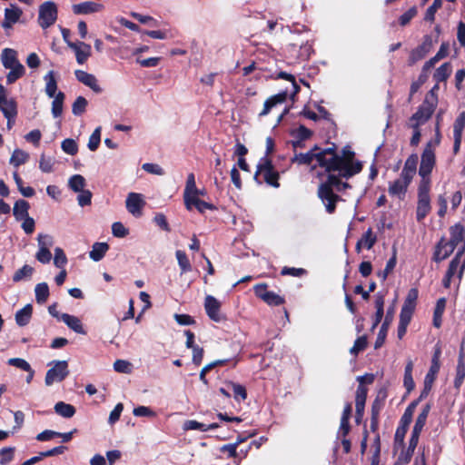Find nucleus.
Masks as SVG:
<instances>
[{
  "label": "nucleus",
  "instance_id": "obj_16",
  "mask_svg": "<svg viewBox=\"0 0 465 465\" xmlns=\"http://www.w3.org/2000/svg\"><path fill=\"white\" fill-rule=\"evenodd\" d=\"M220 307L221 303L218 302L216 298L212 295H207L204 302V308L207 315L211 320L214 322H220L222 320V316L220 314Z\"/></svg>",
  "mask_w": 465,
  "mask_h": 465
},
{
  "label": "nucleus",
  "instance_id": "obj_55",
  "mask_svg": "<svg viewBox=\"0 0 465 465\" xmlns=\"http://www.w3.org/2000/svg\"><path fill=\"white\" fill-rule=\"evenodd\" d=\"M397 259L396 252H394L392 257L387 262L386 267L382 272L378 273V276L381 278L383 281L386 280L388 275L393 271L396 266Z\"/></svg>",
  "mask_w": 465,
  "mask_h": 465
},
{
  "label": "nucleus",
  "instance_id": "obj_53",
  "mask_svg": "<svg viewBox=\"0 0 465 465\" xmlns=\"http://www.w3.org/2000/svg\"><path fill=\"white\" fill-rule=\"evenodd\" d=\"M465 127V113L462 112L456 118L453 124V135L462 136V132Z\"/></svg>",
  "mask_w": 465,
  "mask_h": 465
},
{
  "label": "nucleus",
  "instance_id": "obj_37",
  "mask_svg": "<svg viewBox=\"0 0 465 465\" xmlns=\"http://www.w3.org/2000/svg\"><path fill=\"white\" fill-rule=\"evenodd\" d=\"M28 159L29 154L26 152L21 149H15L12 153L9 163L15 167H18L21 164L25 163L28 161Z\"/></svg>",
  "mask_w": 465,
  "mask_h": 465
},
{
  "label": "nucleus",
  "instance_id": "obj_59",
  "mask_svg": "<svg viewBox=\"0 0 465 465\" xmlns=\"http://www.w3.org/2000/svg\"><path fill=\"white\" fill-rule=\"evenodd\" d=\"M112 233L118 238H124L128 235L129 231L120 222H115L112 225Z\"/></svg>",
  "mask_w": 465,
  "mask_h": 465
},
{
  "label": "nucleus",
  "instance_id": "obj_58",
  "mask_svg": "<svg viewBox=\"0 0 465 465\" xmlns=\"http://www.w3.org/2000/svg\"><path fill=\"white\" fill-rule=\"evenodd\" d=\"M114 369L117 372L130 373L132 371V364L125 360H116L114 363Z\"/></svg>",
  "mask_w": 465,
  "mask_h": 465
},
{
  "label": "nucleus",
  "instance_id": "obj_21",
  "mask_svg": "<svg viewBox=\"0 0 465 465\" xmlns=\"http://www.w3.org/2000/svg\"><path fill=\"white\" fill-rule=\"evenodd\" d=\"M60 319L76 333L83 335L86 334V331L84 329V326L78 317L70 315L68 313H63L61 314Z\"/></svg>",
  "mask_w": 465,
  "mask_h": 465
},
{
  "label": "nucleus",
  "instance_id": "obj_63",
  "mask_svg": "<svg viewBox=\"0 0 465 465\" xmlns=\"http://www.w3.org/2000/svg\"><path fill=\"white\" fill-rule=\"evenodd\" d=\"M15 448H4L0 450V464L5 465L9 463L14 458Z\"/></svg>",
  "mask_w": 465,
  "mask_h": 465
},
{
  "label": "nucleus",
  "instance_id": "obj_26",
  "mask_svg": "<svg viewBox=\"0 0 465 465\" xmlns=\"http://www.w3.org/2000/svg\"><path fill=\"white\" fill-rule=\"evenodd\" d=\"M30 208V204L28 202L25 200H17L15 203L13 208V214L17 221H22L24 218L28 217V210Z\"/></svg>",
  "mask_w": 465,
  "mask_h": 465
},
{
  "label": "nucleus",
  "instance_id": "obj_18",
  "mask_svg": "<svg viewBox=\"0 0 465 465\" xmlns=\"http://www.w3.org/2000/svg\"><path fill=\"white\" fill-rule=\"evenodd\" d=\"M287 99V94L286 92L279 93L275 95L271 96L264 102L263 109L259 114L260 117L267 115L272 108L276 107L279 104H282L285 103Z\"/></svg>",
  "mask_w": 465,
  "mask_h": 465
},
{
  "label": "nucleus",
  "instance_id": "obj_41",
  "mask_svg": "<svg viewBox=\"0 0 465 465\" xmlns=\"http://www.w3.org/2000/svg\"><path fill=\"white\" fill-rule=\"evenodd\" d=\"M34 272V268L30 265H24L21 269L17 270L14 276L13 281L15 282H21L25 279H30Z\"/></svg>",
  "mask_w": 465,
  "mask_h": 465
},
{
  "label": "nucleus",
  "instance_id": "obj_45",
  "mask_svg": "<svg viewBox=\"0 0 465 465\" xmlns=\"http://www.w3.org/2000/svg\"><path fill=\"white\" fill-rule=\"evenodd\" d=\"M376 236L373 234L371 228H369L360 239L361 243L363 244V247L367 250H370L373 247L376 242Z\"/></svg>",
  "mask_w": 465,
  "mask_h": 465
},
{
  "label": "nucleus",
  "instance_id": "obj_8",
  "mask_svg": "<svg viewBox=\"0 0 465 465\" xmlns=\"http://www.w3.org/2000/svg\"><path fill=\"white\" fill-rule=\"evenodd\" d=\"M426 183H420L418 188L416 218L419 222L422 221L431 209L430 198V185H427Z\"/></svg>",
  "mask_w": 465,
  "mask_h": 465
},
{
  "label": "nucleus",
  "instance_id": "obj_3",
  "mask_svg": "<svg viewBox=\"0 0 465 465\" xmlns=\"http://www.w3.org/2000/svg\"><path fill=\"white\" fill-rule=\"evenodd\" d=\"M418 155L411 154L405 161L404 166L398 179L389 184L388 193L399 200L405 198L408 187L417 173Z\"/></svg>",
  "mask_w": 465,
  "mask_h": 465
},
{
  "label": "nucleus",
  "instance_id": "obj_25",
  "mask_svg": "<svg viewBox=\"0 0 465 465\" xmlns=\"http://www.w3.org/2000/svg\"><path fill=\"white\" fill-rule=\"evenodd\" d=\"M33 314V306L26 304L24 308L15 312V322L18 326L23 327L29 323Z\"/></svg>",
  "mask_w": 465,
  "mask_h": 465
},
{
  "label": "nucleus",
  "instance_id": "obj_36",
  "mask_svg": "<svg viewBox=\"0 0 465 465\" xmlns=\"http://www.w3.org/2000/svg\"><path fill=\"white\" fill-rule=\"evenodd\" d=\"M68 186L74 192L79 193L84 190V187L86 186V181L83 175L74 174L68 181Z\"/></svg>",
  "mask_w": 465,
  "mask_h": 465
},
{
  "label": "nucleus",
  "instance_id": "obj_60",
  "mask_svg": "<svg viewBox=\"0 0 465 465\" xmlns=\"http://www.w3.org/2000/svg\"><path fill=\"white\" fill-rule=\"evenodd\" d=\"M263 301L269 305H281L284 302V299L273 292H269L268 294H264Z\"/></svg>",
  "mask_w": 465,
  "mask_h": 465
},
{
  "label": "nucleus",
  "instance_id": "obj_27",
  "mask_svg": "<svg viewBox=\"0 0 465 465\" xmlns=\"http://www.w3.org/2000/svg\"><path fill=\"white\" fill-rule=\"evenodd\" d=\"M2 63L3 65L7 69L9 67L15 66L19 64V61L17 59V53L14 49L5 48L3 50L2 54Z\"/></svg>",
  "mask_w": 465,
  "mask_h": 465
},
{
  "label": "nucleus",
  "instance_id": "obj_34",
  "mask_svg": "<svg viewBox=\"0 0 465 465\" xmlns=\"http://www.w3.org/2000/svg\"><path fill=\"white\" fill-rule=\"evenodd\" d=\"M430 411V404L427 403L422 408L421 411L420 412V414L418 415V417L416 419L415 425L413 427V430H415V432H421V430H423V427L426 424Z\"/></svg>",
  "mask_w": 465,
  "mask_h": 465
},
{
  "label": "nucleus",
  "instance_id": "obj_19",
  "mask_svg": "<svg viewBox=\"0 0 465 465\" xmlns=\"http://www.w3.org/2000/svg\"><path fill=\"white\" fill-rule=\"evenodd\" d=\"M454 250L455 248L451 246L449 242L441 239L437 244L433 259L436 262H441L447 259Z\"/></svg>",
  "mask_w": 465,
  "mask_h": 465
},
{
  "label": "nucleus",
  "instance_id": "obj_56",
  "mask_svg": "<svg viewBox=\"0 0 465 465\" xmlns=\"http://www.w3.org/2000/svg\"><path fill=\"white\" fill-rule=\"evenodd\" d=\"M465 378V362H458L456 368V377L454 380L455 388L459 389Z\"/></svg>",
  "mask_w": 465,
  "mask_h": 465
},
{
  "label": "nucleus",
  "instance_id": "obj_10",
  "mask_svg": "<svg viewBox=\"0 0 465 465\" xmlns=\"http://www.w3.org/2000/svg\"><path fill=\"white\" fill-rule=\"evenodd\" d=\"M39 250L35 258L42 263H48L52 259V253L49 248L53 246V237L48 234H39L37 237Z\"/></svg>",
  "mask_w": 465,
  "mask_h": 465
},
{
  "label": "nucleus",
  "instance_id": "obj_57",
  "mask_svg": "<svg viewBox=\"0 0 465 465\" xmlns=\"http://www.w3.org/2000/svg\"><path fill=\"white\" fill-rule=\"evenodd\" d=\"M183 200L186 209L191 211L201 199L197 196V192L183 193Z\"/></svg>",
  "mask_w": 465,
  "mask_h": 465
},
{
  "label": "nucleus",
  "instance_id": "obj_47",
  "mask_svg": "<svg viewBox=\"0 0 465 465\" xmlns=\"http://www.w3.org/2000/svg\"><path fill=\"white\" fill-rule=\"evenodd\" d=\"M62 150L70 155H74L77 153L78 145L74 139L67 138L64 139L61 143Z\"/></svg>",
  "mask_w": 465,
  "mask_h": 465
},
{
  "label": "nucleus",
  "instance_id": "obj_28",
  "mask_svg": "<svg viewBox=\"0 0 465 465\" xmlns=\"http://www.w3.org/2000/svg\"><path fill=\"white\" fill-rule=\"evenodd\" d=\"M451 70L450 63L442 64L433 74V78L436 81V84L433 87H439V83L446 81L451 74Z\"/></svg>",
  "mask_w": 465,
  "mask_h": 465
},
{
  "label": "nucleus",
  "instance_id": "obj_15",
  "mask_svg": "<svg viewBox=\"0 0 465 465\" xmlns=\"http://www.w3.org/2000/svg\"><path fill=\"white\" fill-rule=\"evenodd\" d=\"M104 5L99 3L86 1L73 5L72 10L74 15H89L98 13L104 10Z\"/></svg>",
  "mask_w": 465,
  "mask_h": 465
},
{
  "label": "nucleus",
  "instance_id": "obj_51",
  "mask_svg": "<svg viewBox=\"0 0 465 465\" xmlns=\"http://www.w3.org/2000/svg\"><path fill=\"white\" fill-rule=\"evenodd\" d=\"M367 338L365 335L359 337L355 341L353 346L351 348L350 352L352 355H357L359 352L364 351L367 347Z\"/></svg>",
  "mask_w": 465,
  "mask_h": 465
},
{
  "label": "nucleus",
  "instance_id": "obj_35",
  "mask_svg": "<svg viewBox=\"0 0 465 465\" xmlns=\"http://www.w3.org/2000/svg\"><path fill=\"white\" fill-rule=\"evenodd\" d=\"M35 301L39 304L45 303L49 297V287L46 282L36 284L35 288Z\"/></svg>",
  "mask_w": 465,
  "mask_h": 465
},
{
  "label": "nucleus",
  "instance_id": "obj_6",
  "mask_svg": "<svg viewBox=\"0 0 465 465\" xmlns=\"http://www.w3.org/2000/svg\"><path fill=\"white\" fill-rule=\"evenodd\" d=\"M259 176H262L265 183L273 187H279L278 183L279 173L274 171L272 161L265 157H262L257 166V171L254 174V179H258Z\"/></svg>",
  "mask_w": 465,
  "mask_h": 465
},
{
  "label": "nucleus",
  "instance_id": "obj_9",
  "mask_svg": "<svg viewBox=\"0 0 465 465\" xmlns=\"http://www.w3.org/2000/svg\"><path fill=\"white\" fill-rule=\"evenodd\" d=\"M54 366L46 372L45 382L50 386L54 382H60L69 374L68 364L66 361H54Z\"/></svg>",
  "mask_w": 465,
  "mask_h": 465
},
{
  "label": "nucleus",
  "instance_id": "obj_39",
  "mask_svg": "<svg viewBox=\"0 0 465 465\" xmlns=\"http://www.w3.org/2000/svg\"><path fill=\"white\" fill-rule=\"evenodd\" d=\"M386 392L380 391L371 404V417H378L384 406Z\"/></svg>",
  "mask_w": 465,
  "mask_h": 465
},
{
  "label": "nucleus",
  "instance_id": "obj_31",
  "mask_svg": "<svg viewBox=\"0 0 465 465\" xmlns=\"http://www.w3.org/2000/svg\"><path fill=\"white\" fill-rule=\"evenodd\" d=\"M218 426L219 425L217 423H211V424L207 425V424L199 422L197 420H186L183 423V428L184 430H201V431H207L209 430L216 429V428H218Z\"/></svg>",
  "mask_w": 465,
  "mask_h": 465
},
{
  "label": "nucleus",
  "instance_id": "obj_2",
  "mask_svg": "<svg viewBox=\"0 0 465 465\" xmlns=\"http://www.w3.org/2000/svg\"><path fill=\"white\" fill-rule=\"evenodd\" d=\"M343 179L346 178L341 176L339 173H330L318 186L317 195L330 214L335 212L336 203L342 200L334 191L340 193L351 188L349 183L342 181Z\"/></svg>",
  "mask_w": 465,
  "mask_h": 465
},
{
  "label": "nucleus",
  "instance_id": "obj_29",
  "mask_svg": "<svg viewBox=\"0 0 465 465\" xmlns=\"http://www.w3.org/2000/svg\"><path fill=\"white\" fill-rule=\"evenodd\" d=\"M439 372L438 370H434L430 368L428 373L425 376L424 379V385L423 390L421 391L420 394V400H424L429 395L430 391H431L432 384L436 379V375Z\"/></svg>",
  "mask_w": 465,
  "mask_h": 465
},
{
  "label": "nucleus",
  "instance_id": "obj_48",
  "mask_svg": "<svg viewBox=\"0 0 465 465\" xmlns=\"http://www.w3.org/2000/svg\"><path fill=\"white\" fill-rule=\"evenodd\" d=\"M417 7L412 6L399 17V24L401 26H406L417 15Z\"/></svg>",
  "mask_w": 465,
  "mask_h": 465
},
{
  "label": "nucleus",
  "instance_id": "obj_62",
  "mask_svg": "<svg viewBox=\"0 0 465 465\" xmlns=\"http://www.w3.org/2000/svg\"><path fill=\"white\" fill-rule=\"evenodd\" d=\"M66 262L67 259L64 251L59 247L55 248L54 259V265L58 268H63L66 264Z\"/></svg>",
  "mask_w": 465,
  "mask_h": 465
},
{
  "label": "nucleus",
  "instance_id": "obj_12",
  "mask_svg": "<svg viewBox=\"0 0 465 465\" xmlns=\"http://www.w3.org/2000/svg\"><path fill=\"white\" fill-rule=\"evenodd\" d=\"M145 202L142 194L136 193H130L127 195L125 205L130 213L134 216H140L142 208L144 206Z\"/></svg>",
  "mask_w": 465,
  "mask_h": 465
},
{
  "label": "nucleus",
  "instance_id": "obj_64",
  "mask_svg": "<svg viewBox=\"0 0 465 465\" xmlns=\"http://www.w3.org/2000/svg\"><path fill=\"white\" fill-rule=\"evenodd\" d=\"M77 202L82 207L90 205L92 200V193L89 190H83L78 193Z\"/></svg>",
  "mask_w": 465,
  "mask_h": 465
},
{
  "label": "nucleus",
  "instance_id": "obj_1",
  "mask_svg": "<svg viewBox=\"0 0 465 465\" xmlns=\"http://www.w3.org/2000/svg\"><path fill=\"white\" fill-rule=\"evenodd\" d=\"M315 164L324 168L327 175L339 173L346 180L362 169L361 163L354 159V153L351 150L344 148L341 154H339L334 146L325 149L319 147V151H315Z\"/></svg>",
  "mask_w": 465,
  "mask_h": 465
},
{
  "label": "nucleus",
  "instance_id": "obj_20",
  "mask_svg": "<svg viewBox=\"0 0 465 465\" xmlns=\"http://www.w3.org/2000/svg\"><path fill=\"white\" fill-rule=\"evenodd\" d=\"M315 151H319L318 146H314V148L305 153L295 154L292 159V162L298 164L311 165L312 168L314 169L316 167Z\"/></svg>",
  "mask_w": 465,
  "mask_h": 465
},
{
  "label": "nucleus",
  "instance_id": "obj_46",
  "mask_svg": "<svg viewBox=\"0 0 465 465\" xmlns=\"http://www.w3.org/2000/svg\"><path fill=\"white\" fill-rule=\"evenodd\" d=\"M101 130H102L101 126H98L97 128L94 129V131L89 137L87 146H88L89 150H91L93 152H94L100 144Z\"/></svg>",
  "mask_w": 465,
  "mask_h": 465
},
{
  "label": "nucleus",
  "instance_id": "obj_7",
  "mask_svg": "<svg viewBox=\"0 0 465 465\" xmlns=\"http://www.w3.org/2000/svg\"><path fill=\"white\" fill-rule=\"evenodd\" d=\"M58 16L57 5L54 2L47 1L39 6L38 24L43 29L53 25Z\"/></svg>",
  "mask_w": 465,
  "mask_h": 465
},
{
  "label": "nucleus",
  "instance_id": "obj_54",
  "mask_svg": "<svg viewBox=\"0 0 465 465\" xmlns=\"http://www.w3.org/2000/svg\"><path fill=\"white\" fill-rule=\"evenodd\" d=\"M22 14V10L18 7L13 9L6 8L5 10V19L15 24L20 19Z\"/></svg>",
  "mask_w": 465,
  "mask_h": 465
},
{
  "label": "nucleus",
  "instance_id": "obj_61",
  "mask_svg": "<svg viewBox=\"0 0 465 465\" xmlns=\"http://www.w3.org/2000/svg\"><path fill=\"white\" fill-rule=\"evenodd\" d=\"M418 299V290L412 288L409 291L402 306L415 309Z\"/></svg>",
  "mask_w": 465,
  "mask_h": 465
},
{
  "label": "nucleus",
  "instance_id": "obj_22",
  "mask_svg": "<svg viewBox=\"0 0 465 465\" xmlns=\"http://www.w3.org/2000/svg\"><path fill=\"white\" fill-rule=\"evenodd\" d=\"M438 104V95L435 93V89H430L425 98L421 105L419 107L430 115H432L436 106Z\"/></svg>",
  "mask_w": 465,
  "mask_h": 465
},
{
  "label": "nucleus",
  "instance_id": "obj_40",
  "mask_svg": "<svg viewBox=\"0 0 465 465\" xmlns=\"http://www.w3.org/2000/svg\"><path fill=\"white\" fill-rule=\"evenodd\" d=\"M8 69H10V72L6 75L7 84H14L17 79L22 77V75L25 73V67L22 64H16L13 67H9Z\"/></svg>",
  "mask_w": 465,
  "mask_h": 465
},
{
  "label": "nucleus",
  "instance_id": "obj_33",
  "mask_svg": "<svg viewBox=\"0 0 465 465\" xmlns=\"http://www.w3.org/2000/svg\"><path fill=\"white\" fill-rule=\"evenodd\" d=\"M74 74L76 79L83 84L88 87H97L96 78L94 74H91L83 70H76Z\"/></svg>",
  "mask_w": 465,
  "mask_h": 465
},
{
  "label": "nucleus",
  "instance_id": "obj_11",
  "mask_svg": "<svg viewBox=\"0 0 465 465\" xmlns=\"http://www.w3.org/2000/svg\"><path fill=\"white\" fill-rule=\"evenodd\" d=\"M0 111L9 119L16 115V104L13 98H9L5 93V89H0Z\"/></svg>",
  "mask_w": 465,
  "mask_h": 465
},
{
  "label": "nucleus",
  "instance_id": "obj_30",
  "mask_svg": "<svg viewBox=\"0 0 465 465\" xmlns=\"http://www.w3.org/2000/svg\"><path fill=\"white\" fill-rule=\"evenodd\" d=\"M109 250V245L106 242H95L92 246L89 252L90 258L94 262L101 261Z\"/></svg>",
  "mask_w": 465,
  "mask_h": 465
},
{
  "label": "nucleus",
  "instance_id": "obj_23",
  "mask_svg": "<svg viewBox=\"0 0 465 465\" xmlns=\"http://www.w3.org/2000/svg\"><path fill=\"white\" fill-rule=\"evenodd\" d=\"M431 115L419 108L417 112L412 114L407 123V126L411 129H417L420 125L424 124Z\"/></svg>",
  "mask_w": 465,
  "mask_h": 465
},
{
  "label": "nucleus",
  "instance_id": "obj_17",
  "mask_svg": "<svg viewBox=\"0 0 465 465\" xmlns=\"http://www.w3.org/2000/svg\"><path fill=\"white\" fill-rule=\"evenodd\" d=\"M69 47L74 51L76 61L80 64L85 63L88 57L91 55V45L85 44L84 42L69 44Z\"/></svg>",
  "mask_w": 465,
  "mask_h": 465
},
{
  "label": "nucleus",
  "instance_id": "obj_50",
  "mask_svg": "<svg viewBox=\"0 0 465 465\" xmlns=\"http://www.w3.org/2000/svg\"><path fill=\"white\" fill-rule=\"evenodd\" d=\"M442 5L441 0H433V3L429 8L427 9L424 20L433 22L435 19V14Z\"/></svg>",
  "mask_w": 465,
  "mask_h": 465
},
{
  "label": "nucleus",
  "instance_id": "obj_44",
  "mask_svg": "<svg viewBox=\"0 0 465 465\" xmlns=\"http://www.w3.org/2000/svg\"><path fill=\"white\" fill-rule=\"evenodd\" d=\"M226 386L228 387L229 390L232 391L233 396L236 400L241 399L244 401L246 399V390L242 385L234 382H228Z\"/></svg>",
  "mask_w": 465,
  "mask_h": 465
},
{
  "label": "nucleus",
  "instance_id": "obj_32",
  "mask_svg": "<svg viewBox=\"0 0 465 465\" xmlns=\"http://www.w3.org/2000/svg\"><path fill=\"white\" fill-rule=\"evenodd\" d=\"M54 410L55 413L67 419L72 418L75 414V408L73 405L64 401H58L55 403Z\"/></svg>",
  "mask_w": 465,
  "mask_h": 465
},
{
  "label": "nucleus",
  "instance_id": "obj_49",
  "mask_svg": "<svg viewBox=\"0 0 465 465\" xmlns=\"http://www.w3.org/2000/svg\"><path fill=\"white\" fill-rule=\"evenodd\" d=\"M87 105V101L83 96H78L73 104L72 112L74 115H81L84 113Z\"/></svg>",
  "mask_w": 465,
  "mask_h": 465
},
{
  "label": "nucleus",
  "instance_id": "obj_42",
  "mask_svg": "<svg viewBox=\"0 0 465 465\" xmlns=\"http://www.w3.org/2000/svg\"><path fill=\"white\" fill-rule=\"evenodd\" d=\"M178 264L181 268L182 273L192 271L191 262L183 251L178 250L175 252Z\"/></svg>",
  "mask_w": 465,
  "mask_h": 465
},
{
  "label": "nucleus",
  "instance_id": "obj_52",
  "mask_svg": "<svg viewBox=\"0 0 465 465\" xmlns=\"http://www.w3.org/2000/svg\"><path fill=\"white\" fill-rule=\"evenodd\" d=\"M426 55L427 54H425L417 46L416 48L412 49L410 53L408 65H414L417 62L422 60Z\"/></svg>",
  "mask_w": 465,
  "mask_h": 465
},
{
  "label": "nucleus",
  "instance_id": "obj_24",
  "mask_svg": "<svg viewBox=\"0 0 465 465\" xmlns=\"http://www.w3.org/2000/svg\"><path fill=\"white\" fill-rule=\"evenodd\" d=\"M450 241H448V242H450V244L451 246L456 248L460 243H461V242L464 243L465 229L462 225L455 224V225L451 226L450 230Z\"/></svg>",
  "mask_w": 465,
  "mask_h": 465
},
{
  "label": "nucleus",
  "instance_id": "obj_4",
  "mask_svg": "<svg viewBox=\"0 0 465 465\" xmlns=\"http://www.w3.org/2000/svg\"><path fill=\"white\" fill-rule=\"evenodd\" d=\"M284 53L289 59L307 61L314 53V49L312 44L309 43V41H295L291 42L285 45Z\"/></svg>",
  "mask_w": 465,
  "mask_h": 465
},
{
  "label": "nucleus",
  "instance_id": "obj_13",
  "mask_svg": "<svg viewBox=\"0 0 465 465\" xmlns=\"http://www.w3.org/2000/svg\"><path fill=\"white\" fill-rule=\"evenodd\" d=\"M394 312H395L394 306H391L387 310L384 322L381 324V327L379 331V333H378V336H377V339L375 341V345H374L375 349L381 347L382 344L384 343L386 336H387V332L389 330V326L393 321Z\"/></svg>",
  "mask_w": 465,
  "mask_h": 465
},
{
  "label": "nucleus",
  "instance_id": "obj_5",
  "mask_svg": "<svg viewBox=\"0 0 465 465\" xmlns=\"http://www.w3.org/2000/svg\"><path fill=\"white\" fill-rule=\"evenodd\" d=\"M435 153L432 149L431 143H428L421 154L420 165L419 168V175L420 176V183H427V185H430V175L435 165Z\"/></svg>",
  "mask_w": 465,
  "mask_h": 465
},
{
  "label": "nucleus",
  "instance_id": "obj_38",
  "mask_svg": "<svg viewBox=\"0 0 465 465\" xmlns=\"http://www.w3.org/2000/svg\"><path fill=\"white\" fill-rule=\"evenodd\" d=\"M446 306V300L445 298H440L437 301L435 309H434V314H433V324L435 327L439 328L441 324V317L444 312Z\"/></svg>",
  "mask_w": 465,
  "mask_h": 465
},
{
  "label": "nucleus",
  "instance_id": "obj_43",
  "mask_svg": "<svg viewBox=\"0 0 465 465\" xmlns=\"http://www.w3.org/2000/svg\"><path fill=\"white\" fill-rule=\"evenodd\" d=\"M412 369H413V363L411 361H410L406 367L404 371V386L408 391H411L414 389L415 383L412 378Z\"/></svg>",
  "mask_w": 465,
  "mask_h": 465
},
{
  "label": "nucleus",
  "instance_id": "obj_14",
  "mask_svg": "<svg viewBox=\"0 0 465 465\" xmlns=\"http://www.w3.org/2000/svg\"><path fill=\"white\" fill-rule=\"evenodd\" d=\"M57 89H45L48 97L53 98L52 103V114L54 118L61 116L63 113V104L64 100V94L56 92Z\"/></svg>",
  "mask_w": 465,
  "mask_h": 465
}]
</instances>
